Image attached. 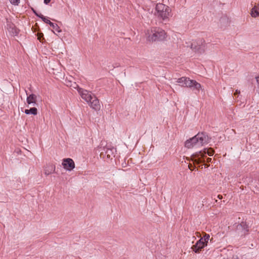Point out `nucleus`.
Returning <instances> with one entry per match:
<instances>
[{
  "label": "nucleus",
  "instance_id": "nucleus-1",
  "mask_svg": "<svg viewBox=\"0 0 259 259\" xmlns=\"http://www.w3.org/2000/svg\"><path fill=\"white\" fill-rule=\"evenodd\" d=\"M209 142V137L205 132L198 133L194 137L187 140L185 146L188 148H199Z\"/></svg>",
  "mask_w": 259,
  "mask_h": 259
},
{
  "label": "nucleus",
  "instance_id": "nucleus-2",
  "mask_svg": "<svg viewBox=\"0 0 259 259\" xmlns=\"http://www.w3.org/2000/svg\"><path fill=\"white\" fill-rule=\"evenodd\" d=\"M146 35L147 40L152 42L163 41L166 37L165 31L158 27H152L147 29Z\"/></svg>",
  "mask_w": 259,
  "mask_h": 259
},
{
  "label": "nucleus",
  "instance_id": "nucleus-3",
  "mask_svg": "<svg viewBox=\"0 0 259 259\" xmlns=\"http://www.w3.org/2000/svg\"><path fill=\"white\" fill-rule=\"evenodd\" d=\"M170 12L171 9L169 7L162 3H158L155 7L154 16L159 20L166 21L169 19Z\"/></svg>",
  "mask_w": 259,
  "mask_h": 259
},
{
  "label": "nucleus",
  "instance_id": "nucleus-4",
  "mask_svg": "<svg viewBox=\"0 0 259 259\" xmlns=\"http://www.w3.org/2000/svg\"><path fill=\"white\" fill-rule=\"evenodd\" d=\"M187 46L190 47V48L195 52L201 53L205 50V44L203 39H198L193 41L190 44V46L188 45Z\"/></svg>",
  "mask_w": 259,
  "mask_h": 259
},
{
  "label": "nucleus",
  "instance_id": "nucleus-5",
  "mask_svg": "<svg viewBox=\"0 0 259 259\" xmlns=\"http://www.w3.org/2000/svg\"><path fill=\"white\" fill-rule=\"evenodd\" d=\"M214 151L211 149H204L203 151H199L198 153H196L194 156H195V160L198 163L202 162L204 160L203 159L204 154H208L209 156H212Z\"/></svg>",
  "mask_w": 259,
  "mask_h": 259
},
{
  "label": "nucleus",
  "instance_id": "nucleus-6",
  "mask_svg": "<svg viewBox=\"0 0 259 259\" xmlns=\"http://www.w3.org/2000/svg\"><path fill=\"white\" fill-rule=\"evenodd\" d=\"M77 91L82 99L85 100L87 103H89L90 101H92L93 99L92 98L94 96L92 93L79 87L77 88Z\"/></svg>",
  "mask_w": 259,
  "mask_h": 259
},
{
  "label": "nucleus",
  "instance_id": "nucleus-7",
  "mask_svg": "<svg viewBox=\"0 0 259 259\" xmlns=\"http://www.w3.org/2000/svg\"><path fill=\"white\" fill-rule=\"evenodd\" d=\"M249 225L246 222H244L237 225L236 227V230L241 236H245L249 232Z\"/></svg>",
  "mask_w": 259,
  "mask_h": 259
},
{
  "label": "nucleus",
  "instance_id": "nucleus-8",
  "mask_svg": "<svg viewBox=\"0 0 259 259\" xmlns=\"http://www.w3.org/2000/svg\"><path fill=\"white\" fill-rule=\"evenodd\" d=\"M116 152V149L111 145H106L105 147L103 148V151L101 152V155L105 154L107 156V158H110L111 156H115V153Z\"/></svg>",
  "mask_w": 259,
  "mask_h": 259
},
{
  "label": "nucleus",
  "instance_id": "nucleus-9",
  "mask_svg": "<svg viewBox=\"0 0 259 259\" xmlns=\"http://www.w3.org/2000/svg\"><path fill=\"white\" fill-rule=\"evenodd\" d=\"M62 164L64 168L67 171H71L75 168V163L73 160L69 158L64 159Z\"/></svg>",
  "mask_w": 259,
  "mask_h": 259
},
{
  "label": "nucleus",
  "instance_id": "nucleus-10",
  "mask_svg": "<svg viewBox=\"0 0 259 259\" xmlns=\"http://www.w3.org/2000/svg\"><path fill=\"white\" fill-rule=\"evenodd\" d=\"M188 88L194 91L196 94L199 93L200 90H202L201 85L196 80L192 79L190 80Z\"/></svg>",
  "mask_w": 259,
  "mask_h": 259
},
{
  "label": "nucleus",
  "instance_id": "nucleus-11",
  "mask_svg": "<svg viewBox=\"0 0 259 259\" xmlns=\"http://www.w3.org/2000/svg\"><path fill=\"white\" fill-rule=\"evenodd\" d=\"M92 101H90L88 104L90 106L96 111H98L100 109V105L99 103V100L96 98L95 96L92 98Z\"/></svg>",
  "mask_w": 259,
  "mask_h": 259
},
{
  "label": "nucleus",
  "instance_id": "nucleus-12",
  "mask_svg": "<svg viewBox=\"0 0 259 259\" xmlns=\"http://www.w3.org/2000/svg\"><path fill=\"white\" fill-rule=\"evenodd\" d=\"M205 245H206V243L202 239L200 238L192 248L194 252H198Z\"/></svg>",
  "mask_w": 259,
  "mask_h": 259
},
{
  "label": "nucleus",
  "instance_id": "nucleus-13",
  "mask_svg": "<svg viewBox=\"0 0 259 259\" xmlns=\"http://www.w3.org/2000/svg\"><path fill=\"white\" fill-rule=\"evenodd\" d=\"M7 25L6 27L9 31L13 35H17L19 33L17 28H16L14 24L11 23L8 19H6Z\"/></svg>",
  "mask_w": 259,
  "mask_h": 259
},
{
  "label": "nucleus",
  "instance_id": "nucleus-14",
  "mask_svg": "<svg viewBox=\"0 0 259 259\" xmlns=\"http://www.w3.org/2000/svg\"><path fill=\"white\" fill-rule=\"evenodd\" d=\"M26 95H27L26 102L29 105H32V106H35L37 104L36 100H37V96L35 94H31L30 95H28L27 91H25Z\"/></svg>",
  "mask_w": 259,
  "mask_h": 259
},
{
  "label": "nucleus",
  "instance_id": "nucleus-15",
  "mask_svg": "<svg viewBox=\"0 0 259 259\" xmlns=\"http://www.w3.org/2000/svg\"><path fill=\"white\" fill-rule=\"evenodd\" d=\"M190 79L186 77H182L177 79V82L180 83V85L183 87L188 88Z\"/></svg>",
  "mask_w": 259,
  "mask_h": 259
},
{
  "label": "nucleus",
  "instance_id": "nucleus-16",
  "mask_svg": "<svg viewBox=\"0 0 259 259\" xmlns=\"http://www.w3.org/2000/svg\"><path fill=\"white\" fill-rule=\"evenodd\" d=\"M250 15L252 17L255 18L259 16V4L254 6L251 10Z\"/></svg>",
  "mask_w": 259,
  "mask_h": 259
},
{
  "label": "nucleus",
  "instance_id": "nucleus-17",
  "mask_svg": "<svg viewBox=\"0 0 259 259\" xmlns=\"http://www.w3.org/2000/svg\"><path fill=\"white\" fill-rule=\"evenodd\" d=\"M24 113L27 115L32 114L35 115L37 113V109L35 107H32L29 109H25L24 111Z\"/></svg>",
  "mask_w": 259,
  "mask_h": 259
},
{
  "label": "nucleus",
  "instance_id": "nucleus-18",
  "mask_svg": "<svg viewBox=\"0 0 259 259\" xmlns=\"http://www.w3.org/2000/svg\"><path fill=\"white\" fill-rule=\"evenodd\" d=\"M50 26L52 27L53 29V32L55 33V32L59 33L61 32V30L58 25L57 24L54 23L53 22L51 23Z\"/></svg>",
  "mask_w": 259,
  "mask_h": 259
},
{
  "label": "nucleus",
  "instance_id": "nucleus-19",
  "mask_svg": "<svg viewBox=\"0 0 259 259\" xmlns=\"http://www.w3.org/2000/svg\"><path fill=\"white\" fill-rule=\"evenodd\" d=\"M40 16V17L39 18H40L45 23L49 25H50L51 23H52V22H51V21L48 18L45 17L44 15H42Z\"/></svg>",
  "mask_w": 259,
  "mask_h": 259
},
{
  "label": "nucleus",
  "instance_id": "nucleus-20",
  "mask_svg": "<svg viewBox=\"0 0 259 259\" xmlns=\"http://www.w3.org/2000/svg\"><path fill=\"white\" fill-rule=\"evenodd\" d=\"M209 237L210 236L209 234H205L204 236L202 238H201V239H202L203 240V241L206 244L209 239Z\"/></svg>",
  "mask_w": 259,
  "mask_h": 259
},
{
  "label": "nucleus",
  "instance_id": "nucleus-21",
  "mask_svg": "<svg viewBox=\"0 0 259 259\" xmlns=\"http://www.w3.org/2000/svg\"><path fill=\"white\" fill-rule=\"evenodd\" d=\"M10 3L14 6H18L20 3V0H9Z\"/></svg>",
  "mask_w": 259,
  "mask_h": 259
},
{
  "label": "nucleus",
  "instance_id": "nucleus-22",
  "mask_svg": "<svg viewBox=\"0 0 259 259\" xmlns=\"http://www.w3.org/2000/svg\"><path fill=\"white\" fill-rule=\"evenodd\" d=\"M32 11L33 12V13L38 17L40 18V15H42L40 13H37L35 10H34L33 9H32Z\"/></svg>",
  "mask_w": 259,
  "mask_h": 259
},
{
  "label": "nucleus",
  "instance_id": "nucleus-23",
  "mask_svg": "<svg viewBox=\"0 0 259 259\" xmlns=\"http://www.w3.org/2000/svg\"><path fill=\"white\" fill-rule=\"evenodd\" d=\"M257 83V88L259 90V75L255 77Z\"/></svg>",
  "mask_w": 259,
  "mask_h": 259
},
{
  "label": "nucleus",
  "instance_id": "nucleus-24",
  "mask_svg": "<svg viewBox=\"0 0 259 259\" xmlns=\"http://www.w3.org/2000/svg\"><path fill=\"white\" fill-rule=\"evenodd\" d=\"M240 93V91H239V90H236L235 91V93L234 95H238V94H239Z\"/></svg>",
  "mask_w": 259,
  "mask_h": 259
},
{
  "label": "nucleus",
  "instance_id": "nucleus-25",
  "mask_svg": "<svg viewBox=\"0 0 259 259\" xmlns=\"http://www.w3.org/2000/svg\"><path fill=\"white\" fill-rule=\"evenodd\" d=\"M50 1L51 0H44V3L47 5L50 2Z\"/></svg>",
  "mask_w": 259,
  "mask_h": 259
},
{
  "label": "nucleus",
  "instance_id": "nucleus-26",
  "mask_svg": "<svg viewBox=\"0 0 259 259\" xmlns=\"http://www.w3.org/2000/svg\"><path fill=\"white\" fill-rule=\"evenodd\" d=\"M211 158H207V162H210V161H211Z\"/></svg>",
  "mask_w": 259,
  "mask_h": 259
},
{
  "label": "nucleus",
  "instance_id": "nucleus-27",
  "mask_svg": "<svg viewBox=\"0 0 259 259\" xmlns=\"http://www.w3.org/2000/svg\"><path fill=\"white\" fill-rule=\"evenodd\" d=\"M226 20V21L228 22V19H227V18H222L221 19V21H223V20Z\"/></svg>",
  "mask_w": 259,
  "mask_h": 259
},
{
  "label": "nucleus",
  "instance_id": "nucleus-28",
  "mask_svg": "<svg viewBox=\"0 0 259 259\" xmlns=\"http://www.w3.org/2000/svg\"><path fill=\"white\" fill-rule=\"evenodd\" d=\"M45 174L46 175H49L50 174V172H47L46 171L45 172Z\"/></svg>",
  "mask_w": 259,
  "mask_h": 259
},
{
  "label": "nucleus",
  "instance_id": "nucleus-29",
  "mask_svg": "<svg viewBox=\"0 0 259 259\" xmlns=\"http://www.w3.org/2000/svg\"><path fill=\"white\" fill-rule=\"evenodd\" d=\"M234 259H239L238 257L234 258Z\"/></svg>",
  "mask_w": 259,
  "mask_h": 259
}]
</instances>
